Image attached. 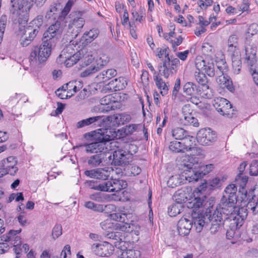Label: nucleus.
Instances as JSON below:
<instances>
[{
  "instance_id": "1",
  "label": "nucleus",
  "mask_w": 258,
  "mask_h": 258,
  "mask_svg": "<svg viewBox=\"0 0 258 258\" xmlns=\"http://www.w3.org/2000/svg\"><path fill=\"white\" fill-rule=\"evenodd\" d=\"M236 202L228 199L223 200L222 198L215 211L222 214V218L229 221V227L232 231L239 229L243 224L247 215V210L243 208L239 209L237 213L235 212L237 208L235 205Z\"/></svg>"
},
{
  "instance_id": "2",
  "label": "nucleus",
  "mask_w": 258,
  "mask_h": 258,
  "mask_svg": "<svg viewBox=\"0 0 258 258\" xmlns=\"http://www.w3.org/2000/svg\"><path fill=\"white\" fill-rule=\"evenodd\" d=\"M72 4L71 1L67 2L57 19L49 26L46 31L44 33L43 39L47 40L50 42L55 44L62 33L63 25L67 23L66 17L71 10Z\"/></svg>"
},
{
  "instance_id": "3",
  "label": "nucleus",
  "mask_w": 258,
  "mask_h": 258,
  "mask_svg": "<svg viewBox=\"0 0 258 258\" xmlns=\"http://www.w3.org/2000/svg\"><path fill=\"white\" fill-rule=\"evenodd\" d=\"M192 158H187V160L183 161V168H182V177H184L185 180L188 182L197 181L199 179L209 173L214 168L213 164H210L201 167L200 170L196 171L197 165L194 162Z\"/></svg>"
},
{
  "instance_id": "4",
  "label": "nucleus",
  "mask_w": 258,
  "mask_h": 258,
  "mask_svg": "<svg viewBox=\"0 0 258 258\" xmlns=\"http://www.w3.org/2000/svg\"><path fill=\"white\" fill-rule=\"evenodd\" d=\"M10 11L20 25L24 26L29 19V12L33 3L30 0H11Z\"/></svg>"
},
{
  "instance_id": "5",
  "label": "nucleus",
  "mask_w": 258,
  "mask_h": 258,
  "mask_svg": "<svg viewBox=\"0 0 258 258\" xmlns=\"http://www.w3.org/2000/svg\"><path fill=\"white\" fill-rule=\"evenodd\" d=\"M75 47L76 46L73 44L68 45L61 51L57 61L60 63L63 62L67 68L71 67L76 64L80 59L82 54L85 52V50L81 49L76 52Z\"/></svg>"
},
{
  "instance_id": "6",
  "label": "nucleus",
  "mask_w": 258,
  "mask_h": 258,
  "mask_svg": "<svg viewBox=\"0 0 258 258\" xmlns=\"http://www.w3.org/2000/svg\"><path fill=\"white\" fill-rule=\"evenodd\" d=\"M43 40L42 45L39 47H34L31 52L29 59L31 62H36L38 61L39 63L43 62L50 55L52 47L55 46V44L47 40L43 39Z\"/></svg>"
},
{
  "instance_id": "7",
  "label": "nucleus",
  "mask_w": 258,
  "mask_h": 258,
  "mask_svg": "<svg viewBox=\"0 0 258 258\" xmlns=\"http://www.w3.org/2000/svg\"><path fill=\"white\" fill-rule=\"evenodd\" d=\"M179 63V59L172 56L162 59V62L158 66V69L160 75L166 79L172 76L176 73Z\"/></svg>"
},
{
  "instance_id": "8",
  "label": "nucleus",
  "mask_w": 258,
  "mask_h": 258,
  "mask_svg": "<svg viewBox=\"0 0 258 258\" xmlns=\"http://www.w3.org/2000/svg\"><path fill=\"white\" fill-rule=\"evenodd\" d=\"M111 146L117 147L112 155H110L108 158L111 164L116 165H122L128 164L130 162V154H127L122 146H116V142L112 141L110 143Z\"/></svg>"
},
{
  "instance_id": "9",
  "label": "nucleus",
  "mask_w": 258,
  "mask_h": 258,
  "mask_svg": "<svg viewBox=\"0 0 258 258\" xmlns=\"http://www.w3.org/2000/svg\"><path fill=\"white\" fill-rule=\"evenodd\" d=\"M21 232V229L17 230H11L6 234L1 236V240L5 242H9L13 246V250L16 254L21 253L22 250L21 238L18 234Z\"/></svg>"
},
{
  "instance_id": "10",
  "label": "nucleus",
  "mask_w": 258,
  "mask_h": 258,
  "mask_svg": "<svg viewBox=\"0 0 258 258\" xmlns=\"http://www.w3.org/2000/svg\"><path fill=\"white\" fill-rule=\"evenodd\" d=\"M213 104L217 111L223 115L232 117L235 115L231 104L225 98L217 97L213 101Z\"/></svg>"
},
{
  "instance_id": "11",
  "label": "nucleus",
  "mask_w": 258,
  "mask_h": 258,
  "mask_svg": "<svg viewBox=\"0 0 258 258\" xmlns=\"http://www.w3.org/2000/svg\"><path fill=\"white\" fill-rule=\"evenodd\" d=\"M85 22L84 19L79 13L72 16V20L68 25L67 33V35L71 37V40L75 38L78 35L84 26Z\"/></svg>"
},
{
  "instance_id": "12",
  "label": "nucleus",
  "mask_w": 258,
  "mask_h": 258,
  "mask_svg": "<svg viewBox=\"0 0 258 258\" xmlns=\"http://www.w3.org/2000/svg\"><path fill=\"white\" fill-rule=\"evenodd\" d=\"M195 66L199 71L206 74L212 77L215 75V68L213 59H204L202 56H198L195 60Z\"/></svg>"
},
{
  "instance_id": "13",
  "label": "nucleus",
  "mask_w": 258,
  "mask_h": 258,
  "mask_svg": "<svg viewBox=\"0 0 258 258\" xmlns=\"http://www.w3.org/2000/svg\"><path fill=\"white\" fill-rule=\"evenodd\" d=\"M116 136L115 131L111 128H99L92 132V137L97 143H102L112 141Z\"/></svg>"
},
{
  "instance_id": "14",
  "label": "nucleus",
  "mask_w": 258,
  "mask_h": 258,
  "mask_svg": "<svg viewBox=\"0 0 258 258\" xmlns=\"http://www.w3.org/2000/svg\"><path fill=\"white\" fill-rule=\"evenodd\" d=\"M113 172V169L112 167H105L86 170L84 174L92 178L107 180L109 178L111 173Z\"/></svg>"
},
{
  "instance_id": "15",
  "label": "nucleus",
  "mask_w": 258,
  "mask_h": 258,
  "mask_svg": "<svg viewBox=\"0 0 258 258\" xmlns=\"http://www.w3.org/2000/svg\"><path fill=\"white\" fill-rule=\"evenodd\" d=\"M198 143L204 146H208L216 140V135L214 132L209 128L200 130L197 135Z\"/></svg>"
},
{
  "instance_id": "16",
  "label": "nucleus",
  "mask_w": 258,
  "mask_h": 258,
  "mask_svg": "<svg viewBox=\"0 0 258 258\" xmlns=\"http://www.w3.org/2000/svg\"><path fill=\"white\" fill-rule=\"evenodd\" d=\"M2 176L6 174L14 176L18 171L17 160L15 157L10 156L2 160Z\"/></svg>"
},
{
  "instance_id": "17",
  "label": "nucleus",
  "mask_w": 258,
  "mask_h": 258,
  "mask_svg": "<svg viewBox=\"0 0 258 258\" xmlns=\"http://www.w3.org/2000/svg\"><path fill=\"white\" fill-rule=\"evenodd\" d=\"M92 251L96 255L100 256H109L112 254L114 247L108 242L103 243H94L91 246Z\"/></svg>"
},
{
  "instance_id": "18",
  "label": "nucleus",
  "mask_w": 258,
  "mask_h": 258,
  "mask_svg": "<svg viewBox=\"0 0 258 258\" xmlns=\"http://www.w3.org/2000/svg\"><path fill=\"white\" fill-rule=\"evenodd\" d=\"M247 40L245 47V59L248 66L253 67L256 64L257 46L256 44Z\"/></svg>"
},
{
  "instance_id": "19",
  "label": "nucleus",
  "mask_w": 258,
  "mask_h": 258,
  "mask_svg": "<svg viewBox=\"0 0 258 258\" xmlns=\"http://www.w3.org/2000/svg\"><path fill=\"white\" fill-rule=\"evenodd\" d=\"M124 208H119L116 209V211L115 213L110 214V218L113 220L118 221L124 224L121 226L120 229L122 231H128V230H126L127 228H130V226L128 224L127 220V214L124 213Z\"/></svg>"
},
{
  "instance_id": "20",
  "label": "nucleus",
  "mask_w": 258,
  "mask_h": 258,
  "mask_svg": "<svg viewBox=\"0 0 258 258\" xmlns=\"http://www.w3.org/2000/svg\"><path fill=\"white\" fill-rule=\"evenodd\" d=\"M223 220L222 214L219 213L218 211L214 212L210 219L211 223L210 231L211 233L215 234L222 228L223 224Z\"/></svg>"
},
{
  "instance_id": "21",
  "label": "nucleus",
  "mask_w": 258,
  "mask_h": 258,
  "mask_svg": "<svg viewBox=\"0 0 258 258\" xmlns=\"http://www.w3.org/2000/svg\"><path fill=\"white\" fill-rule=\"evenodd\" d=\"M25 33H23L25 36H23L20 39V44L23 47L29 45L35 38L38 34L37 29H32L30 26L24 29Z\"/></svg>"
},
{
  "instance_id": "22",
  "label": "nucleus",
  "mask_w": 258,
  "mask_h": 258,
  "mask_svg": "<svg viewBox=\"0 0 258 258\" xmlns=\"http://www.w3.org/2000/svg\"><path fill=\"white\" fill-rule=\"evenodd\" d=\"M172 135L176 140H183V144H188L195 140L194 138L190 136L188 133L181 127H176L172 130Z\"/></svg>"
},
{
  "instance_id": "23",
  "label": "nucleus",
  "mask_w": 258,
  "mask_h": 258,
  "mask_svg": "<svg viewBox=\"0 0 258 258\" xmlns=\"http://www.w3.org/2000/svg\"><path fill=\"white\" fill-rule=\"evenodd\" d=\"M192 221L185 218H182L178 222L177 228L178 234L184 236L188 235L192 227Z\"/></svg>"
},
{
  "instance_id": "24",
  "label": "nucleus",
  "mask_w": 258,
  "mask_h": 258,
  "mask_svg": "<svg viewBox=\"0 0 258 258\" xmlns=\"http://www.w3.org/2000/svg\"><path fill=\"white\" fill-rule=\"evenodd\" d=\"M193 142H194V140L192 142H189L188 144H186V145H185V152H190V156H188L187 157H185V159H183L182 161V163L180 165V169L182 170V168H183V161L185 160H187V158H192L194 160V162L197 165L198 164V161L196 160V158H194L193 156L199 155L201 153V150L200 148L192 146V144L193 143Z\"/></svg>"
},
{
  "instance_id": "25",
  "label": "nucleus",
  "mask_w": 258,
  "mask_h": 258,
  "mask_svg": "<svg viewBox=\"0 0 258 258\" xmlns=\"http://www.w3.org/2000/svg\"><path fill=\"white\" fill-rule=\"evenodd\" d=\"M102 117L96 116L81 120L77 122V127L82 128L90 125H99L103 121Z\"/></svg>"
},
{
  "instance_id": "26",
  "label": "nucleus",
  "mask_w": 258,
  "mask_h": 258,
  "mask_svg": "<svg viewBox=\"0 0 258 258\" xmlns=\"http://www.w3.org/2000/svg\"><path fill=\"white\" fill-rule=\"evenodd\" d=\"M217 82L220 85L221 87L226 88L231 92H234L235 88L233 85L232 81L229 76L225 75H219L217 79Z\"/></svg>"
},
{
  "instance_id": "27",
  "label": "nucleus",
  "mask_w": 258,
  "mask_h": 258,
  "mask_svg": "<svg viewBox=\"0 0 258 258\" xmlns=\"http://www.w3.org/2000/svg\"><path fill=\"white\" fill-rule=\"evenodd\" d=\"M155 85L160 90V92L162 96L166 95L168 91V85L162 78L160 74L157 76H153Z\"/></svg>"
},
{
  "instance_id": "28",
  "label": "nucleus",
  "mask_w": 258,
  "mask_h": 258,
  "mask_svg": "<svg viewBox=\"0 0 258 258\" xmlns=\"http://www.w3.org/2000/svg\"><path fill=\"white\" fill-rule=\"evenodd\" d=\"M80 147H85L87 152L93 153L102 152L105 148V143H92L89 144L80 145Z\"/></svg>"
},
{
  "instance_id": "29",
  "label": "nucleus",
  "mask_w": 258,
  "mask_h": 258,
  "mask_svg": "<svg viewBox=\"0 0 258 258\" xmlns=\"http://www.w3.org/2000/svg\"><path fill=\"white\" fill-rule=\"evenodd\" d=\"M237 191V185L235 184H231L228 185L225 190L224 194L222 198L223 200L237 201L236 193Z\"/></svg>"
},
{
  "instance_id": "30",
  "label": "nucleus",
  "mask_w": 258,
  "mask_h": 258,
  "mask_svg": "<svg viewBox=\"0 0 258 258\" xmlns=\"http://www.w3.org/2000/svg\"><path fill=\"white\" fill-rule=\"evenodd\" d=\"M109 85L113 87L115 91L124 89L127 85V81L125 78L120 77L112 80L109 83Z\"/></svg>"
},
{
  "instance_id": "31",
  "label": "nucleus",
  "mask_w": 258,
  "mask_h": 258,
  "mask_svg": "<svg viewBox=\"0 0 258 258\" xmlns=\"http://www.w3.org/2000/svg\"><path fill=\"white\" fill-rule=\"evenodd\" d=\"M111 98H112V96L111 95L105 96V97H104L100 100V104L98 105L97 106H95L94 107L93 110L95 111L103 112L105 109L104 107V105H109L111 103V102L112 101ZM107 109H106V111H107L110 109H112V106H108L107 107Z\"/></svg>"
},
{
  "instance_id": "32",
  "label": "nucleus",
  "mask_w": 258,
  "mask_h": 258,
  "mask_svg": "<svg viewBox=\"0 0 258 258\" xmlns=\"http://www.w3.org/2000/svg\"><path fill=\"white\" fill-rule=\"evenodd\" d=\"M116 75L117 71L116 70L114 69H110L106 71H102L96 76V78L100 81L106 82L116 76Z\"/></svg>"
},
{
  "instance_id": "33",
  "label": "nucleus",
  "mask_w": 258,
  "mask_h": 258,
  "mask_svg": "<svg viewBox=\"0 0 258 258\" xmlns=\"http://www.w3.org/2000/svg\"><path fill=\"white\" fill-rule=\"evenodd\" d=\"M120 255L121 258H138L141 255L140 251L135 249H122L120 247Z\"/></svg>"
},
{
  "instance_id": "34",
  "label": "nucleus",
  "mask_w": 258,
  "mask_h": 258,
  "mask_svg": "<svg viewBox=\"0 0 258 258\" xmlns=\"http://www.w3.org/2000/svg\"><path fill=\"white\" fill-rule=\"evenodd\" d=\"M111 192H118L122 189L125 188L127 183L125 181L119 179H112Z\"/></svg>"
},
{
  "instance_id": "35",
  "label": "nucleus",
  "mask_w": 258,
  "mask_h": 258,
  "mask_svg": "<svg viewBox=\"0 0 258 258\" xmlns=\"http://www.w3.org/2000/svg\"><path fill=\"white\" fill-rule=\"evenodd\" d=\"M120 233L119 232H112L107 234V237L115 241L113 242L114 246L117 248H120L122 246H124L125 242L124 241L122 240V239L120 238Z\"/></svg>"
},
{
  "instance_id": "36",
  "label": "nucleus",
  "mask_w": 258,
  "mask_h": 258,
  "mask_svg": "<svg viewBox=\"0 0 258 258\" xmlns=\"http://www.w3.org/2000/svg\"><path fill=\"white\" fill-rule=\"evenodd\" d=\"M188 196V194L185 190L180 189L175 192L173 197L176 203L181 205L186 201Z\"/></svg>"
},
{
  "instance_id": "37",
  "label": "nucleus",
  "mask_w": 258,
  "mask_h": 258,
  "mask_svg": "<svg viewBox=\"0 0 258 258\" xmlns=\"http://www.w3.org/2000/svg\"><path fill=\"white\" fill-rule=\"evenodd\" d=\"M60 5L57 3H53L50 6L49 10H48L45 15V18L47 19H56V17H58L59 13L58 7Z\"/></svg>"
},
{
  "instance_id": "38",
  "label": "nucleus",
  "mask_w": 258,
  "mask_h": 258,
  "mask_svg": "<svg viewBox=\"0 0 258 258\" xmlns=\"http://www.w3.org/2000/svg\"><path fill=\"white\" fill-rule=\"evenodd\" d=\"M185 145H186V144H184L183 143H181L180 142L174 141H172L170 143V145L169 146V149L170 151L175 153H179V152H185Z\"/></svg>"
},
{
  "instance_id": "39",
  "label": "nucleus",
  "mask_w": 258,
  "mask_h": 258,
  "mask_svg": "<svg viewBox=\"0 0 258 258\" xmlns=\"http://www.w3.org/2000/svg\"><path fill=\"white\" fill-rule=\"evenodd\" d=\"M83 49L85 50V52H84L83 54H82L80 59H81V61L83 62L84 65L87 66L93 61L94 59V57L93 56L92 52L88 48L87 49L84 48Z\"/></svg>"
},
{
  "instance_id": "40",
  "label": "nucleus",
  "mask_w": 258,
  "mask_h": 258,
  "mask_svg": "<svg viewBox=\"0 0 258 258\" xmlns=\"http://www.w3.org/2000/svg\"><path fill=\"white\" fill-rule=\"evenodd\" d=\"M109 61V56L106 54L102 53L96 59L95 66L98 67L99 68V70H100L104 66L107 65Z\"/></svg>"
},
{
  "instance_id": "41",
  "label": "nucleus",
  "mask_w": 258,
  "mask_h": 258,
  "mask_svg": "<svg viewBox=\"0 0 258 258\" xmlns=\"http://www.w3.org/2000/svg\"><path fill=\"white\" fill-rule=\"evenodd\" d=\"M102 159L101 154L91 156L88 160V164L92 167H97L102 162Z\"/></svg>"
},
{
  "instance_id": "42",
  "label": "nucleus",
  "mask_w": 258,
  "mask_h": 258,
  "mask_svg": "<svg viewBox=\"0 0 258 258\" xmlns=\"http://www.w3.org/2000/svg\"><path fill=\"white\" fill-rule=\"evenodd\" d=\"M114 119L118 124H124V123L129 122L132 119V117L129 114L122 113L116 114Z\"/></svg>"
},
{
  "instance_id": "43",
  "label": "nucleus",
  "mask_w": 258,
  "mask_h": 258,
  "mask_svg": "<svg viewBox=\"0 0 258 258\" xmlns=\"http://www.w3.org/2000/svg\"><path fill=\"white\" fill-rule=\"evenodd\" d=\"M195 76L196 81L199 84H201V86H203L204 88H208V79L206 76L205 73L199 71L198 72L196 71Z\"/></svg>"
},
{
  "instance_id": "44",
  "label": "nucleus",
  "mask_w": 258,
  "mask_h": 258,
  "mask_svg": "<svg viewBox=\"0 0 258 258\" xmlns=\"http://www.w3.org/2000/svg\"><path fill=\"white\" fill-rule=\"evenodd\" d=\"M99 34V31L97 28H93L88 32H86L83 37L85 38L87 42H91L95 39Z\"/></svg>"
},
{
  "instance_id": "45",
  "label": "nucleus",
  "mask_w": 258,
  "mask_h": 258,
  "mask_svg": "<svg viewBox=\"0 0 258 258\" xmlns=\"http://www.w3.org/2000/svg\"><path fill=\"white\" fill-rule=\"evenodd\" d=\"M182 178L180 177L179 175H175L171 176L167 181V185L169 187L174 188L179 186L182 182Z\"/></svg>"
},
{
  "instance_id": "46",
  "label": "nucleus",
  "mask_w": 258,
  "mask_h": 258,
  "mask_svg": "<svg viewBox=\"0 0 258 258\" xmlns=\"http://www.w3.org/2000/svg\"><path fill=\"white\" fill-rule=\"evenodd\" d=\"M248 181V177L244 173H238L235 179V184L244 188Z\"/></svg>"
},
{
  "instance_id": "47",
  "label": "nucleus",
  "mask_w": 258,
  "mask_h": 258,
  "mask_svg": "<svg viewBox=\"0 0 258 258\" xmlns=\"http://www.w3.org/2000/svg\"><path fill=\"white\" fill-rule=\"evenodd\" d=\"M141 127L142 125L141 124H130L125 126L124 133L126 135H132L135 132H138Z\"/></svg>"
},
{
  "instance_id": "48",
  "label": "nucleus",
  "mask_w": 258,
  "mask_h": 258,
  "mask_svg": "<svg viewBox=\"0 0 258 258\" xmlns=\"http://www.w3.org/2000/svg\"><path fill=\"white\" fill-rule=\"evenodd\" d=\"M183 90L185 94L193 95L196 92V85L191 82H187L183 86Z\"/></svg>"
},
{
  "instance_id": "49",
  "label": "nucleus",
  "mask_w": 258,
  "mask_h": 258,
  "mask_svg": "<svg viewBox=\"0 0 258 258\" xmlns=\"http://www.w3.org/2000/svg\"><path fill=\"white\" fill-rule=\"evenodd\" d=\"M122 147L125 151L126 152L127 154H130V159L132 158L133 155L135 154L138 151L137 147L134 144L124 143Z\"/></svg>"
},
{
  "instance_id": "50",
  "label": "nucleus",
  "mask_w": 258,
  "mask_h": 258,
  "mask_svg": "<svg viewBox=\"0 0 258 258\" xmlns=\"http://www.w3.org/2000/svg\"><path fill=\"white\" fill-rule=\"evenodd\" d=\"M237 45V38L235 35H231L228 40V51L234 52Z\"/></svg>"
},
{
  "instance_id": "51",
  "label": "nucleus",
  "mask_w": 258,
  "mask_h": 258,
  "mask_svg": "<svg viewBox=\"0 0 258 258\" xmlns=\"http://www.w3.org/2000/svg\"><path fill=\"white\" fill-rule=\"evenodd\" d=\"M241 60L239 57H232V65L234 73L238 74L241 70Z\"/></svg>"
},
{
  "instance_id": "52",
  "label": "nucleus",
  "mask_w": 258,
  "mask_h": 258,
  "mask_svg": "<svg viewBox=\"0 0 258 258\" xmlns=\"http://www.w3.org/2000/svg\"><path fill=\"white\" fill-rule=\"evenodd\" d=\"M182 208L181 205L176 203L173 205L171 208L168 210V214L171 217L176 216L181 213Z\"/></svg>"
},
{
  "instance_id": "53",
  "label": "nucleus",
  "mask_w": 258,
  "mask_h": 258,
  "mask_svg": "<svg viewBox=\"0 0 258 258\" xmlns=\"http://www.w3.org/2000/svg\"><path fill=\"white\" fill-rule=\"evenodd\" d=\"M99 71V68L98 67H96L95 65L91 66L83 71L81 73L80 76L81 77H87L98 72Z\"/></svg>"
},
{
  "instance_id": "54",
  "label": "nucleus",
  "mask_w": 258,
  "mask_h": 258,
  "mask_svg": "<svg viewBox=\"0 0 258 258\" xmlns=\"http://www.w3.org/2000/svg\"><path fill=\"white\" fill-rule=\"evenodd\" d=\"M170 51L169 47L167 46L163 47V48H158L156 56L159 58H163V56H164V58L170 57L169 56Z\"/></svg>"
},
{
  "instance_id": "55",
  "label": "nucleus",
  "mask_w": 258,
  "mask_h": 258,
  "mask_svg": "<svg viewBox=\"0 0 258 258\" xmlns=\"http://www.w3.org/2000/svg\"><path fill=\"white\" fill-rule=\"evenodd\" d=\"M183 120L184 125H192L196 127L199 126V125L198 119L195 118L192 114L185 116Z\"/></svg>"
},
{
  "instance_id": "56",
  "label": "nucleus",
  "mask_w": 258,
  "mask_h": 258,
  "mask_svg": "<svg viewBox=\"0 0 258 258\" xmlns=\"http://www.w3.org/2000/svg\"><path fill=\"white\" fill-rule=\"evenodd\" d=\"M205 223V220L202 217H198L194 219L192 222V224H194V226L196 227V230L198 232L201 231Z\"/></svg>"
},
{
  "instance_id": "57",
  "label": "nucleus",
  "mask_w": 258,
  "mask_h": 258,
  "mask_svg": "<svg viewBox=\"0 0 258 258\" xmlns=\"http://www.w3.org/2000/svg\"><path fill=\"white\" fill-rule=\"evenodd\" d=\"M7 21L6 16H3L0 19V44L1 43Z\"/></svg>"
},
{
  "instance_id": "58",
  "label": "nucleus",
  "mask_w": 258,
  "mask_h": 258,
  "mask_svg": "<svg viewBox=\"0 0 258 258\" xmlns=\"http://www.w3.org/2000/svg\"><path fill=\"white\" fill-rule=\"evenodd\" d=\"M221 180L218 177H215L212 180H210L208 182L205 183V186L204 187H207L209 186L211 189L214 188L218 187L221 182Z\"/></svg>"
},
{
  "instance_id": "59",
  "label": "nucleus",
  "mask_w": 258,
  "mask_h": 258,
  "mask_svg": "<svg viewBox=\"0 0 258 258\" xmlns=\"http://www.w3.org/2000/svg\"><path fill=\"white\" fill-rule=\"evenodd\" d=\"M111 181L107 180L99 183V190L102 191L111 192Z\"/></svg>"
},
{
  "instance_id": "60",
  "label": "nucleus",
  "mask_w": 258,
  "mask_h": 258,
  "mask_svg": "<svg viewBox=\"0 0 258 258\" xmlns=\"http://www.w3.org/2000/svg\"><path fill=\"white\" fill-rule=\"evenodd\" d=\"M249 174L251 176L258 175V160H253L249 166Z\"/></svg>"
},
{
  "instance_id": "61",
  "label": "nucleus",
  "mask_w": 258,
  "mask_h": 258,
  "mask_svg": "<svg viewBox=\"0 0 258 258\" xmlns=\"http://www.w3.org/2000/svg\"><path fill=\"white\" fill-rule=\"evenodd\" d=\"M43 17L42 15H39L35 18L31 22V24L33 26H35L36 28L38 29V31L40 27L42 25L43 22Z\"/></svg>"
},
{
  "instance_id": "62",
  "label": "nucleus",
  "mask_w": 258,
  "mask_h": 258,
  "mask_svg": "<svg viewBox=\"0 0 258 258\" xmlns=\"http://www.w3.org/2000/svg\"><path fill=\"white\" fill-rule=\"evenodd\" d=\"M62 234V227L59 224L54 226L52 231V236L54 239H56Z\"/></svg>"
},
{
  "instance_id": "63",
  "label": "nucleus",
  "mask_w": 258,
  "mask_h": 258,
  "mask_svg": "<svg viewBox=\"0 0 258 258\" xmlns=\"http://www.w3.org/2000/svg\"><path fill=\"white\" fill-rule=\"evenodd\" d=\"M180 88V79L179 78L176 79L173 89L172 90V98L173 99H175L177 97L178 92Z\"/></svg>"
},
{
  "instance_id": "64",
  "label": "nucleus",
  "mask_w": 258,
  "mask_h": 258,
  "mask_svg": "<svg viewBox=\"0 0 258 258\" xmlns=\"http://www.w3.org/2000/svg\"><path fill=\"white\" fill-rule=\"evenodd\" d=\"M204 201V200L203 198L197 197L190 204H192L191 208L197 209L202 206Z\"/></svg>"
}]
</instances>
